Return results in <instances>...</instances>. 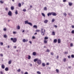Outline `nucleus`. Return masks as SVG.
<instances>
[{"label":"nucleus","mask_w":74,"mask_h":74,"mask_svg":"<svg viewBox=\"0 0 74 74\" xmlns=\"http://www.w3.org/2000/svg\"><path fill=\"white\" fill-rule=\"evenodd\" d=\"M10 39L11 41H12L13 42H16L17 41V39L16 38H10Z\"/></svg>","instance_id":"obj_1"},{"label":"nucleus","mask_w":74,"mask_h":74,"mask_svg":"<svg viewBox=\"0 0 74 74\" xmlns=\"http://www.w3.org/2000/svg\"><path fill=\"white\" fill-rule=\"evenodd\" d=\"M45 29H41V34H42V36H44V34L45 33Z\"/></svg>","instance_id":"obj_2"},{"label":"nucleus","mask_w":74,"mask_h":74,"mask_svg":"<svg viewBox=\"0 0 74 74\" xmlns=\"http://www.w3.org/2000/svg\"><path fill=\"white\" fill-rule=\"evenodd\" d=\"M37 63L38 64H41V60H40L38 59L37 61Z\"/></svg>","instance_id":"obj_3"},{"label":"nucleus","mask_w":74,"mask_h":74,"mask_svg":"<svg viewBox=\"0 0 74 74\" xmlns=\"http://www.w3.org/2000/svg\"><path fill=\"white\" fill-rule=\"evenodd\" d=\"M51 15H53V16H56V15H57V14H56V13L53 12H51Z\"/></svg>","instance_id":"obj_4"},{"label":"nucleus","mask_w":74,"mask_h":74,"mask_svg":"<svg viewBox=\"0 0 74 74\" xmlns=\"http://www.w3.org/2000/svg\"><path fill=\"white\" fill-rule=\"evenodd\" d=\"M8 14L9 15V16H11V15H12V12H11V11H9Z\"/></svg>","instance_id":"obj_5"},{"label":"nucleus","mask_w":74,"mask_h":74,"mask_svg":"<svg viewBox=\"0 0 74 74\" xmlns=\"http://www.w3.org/2000/svg\"><path fill=\"white\" fill-rule=\"evenodd\" d=\"M52 15L51 12H49V13L47 14V16H49V15Z\"/></svg>","instance_id":"obj_6"},{"label":"nucleus","mask_w":74,"mask_h":74,"mask_svg":"<svg viewBox=\"0 0 74 74\" xmlns=\"http://www.w3.org/2000/svg\"><path fill=\"white\" fill-rule=\"evenodd\" d=\"M38 60V58L35 59L34 60V62H37Z\"/></svg>","instance_id":"obj_7"},{"label":"nucleus","mask_w":74,"mask_h":74,"mask_svg":"<svg viewBox=\"0 0 74 74\" xmlns=\"http://www.w3.org/2000/svg\"><path fill=\"white\" fill-rule=\"evenodd\" d=\"M69 4L70 6H71L73 5V3H72L71 2H69Z\"/></svg>","instance_id":"obj_8"},{"label":"nucleus","mask_w":74,"mask_h":74,"mask_svg":"<svg viewBox=\"0 0 74 74\" xmlns=\"http://www.w3.org/2000/svg\"><path fill=\"white\" fill-rule=\"evenodd\" d=\"M1 67L2 69H4L5 68V66L3 64L2 65Z\"/></svg>","instance_id":"obj_9"},{"label":"nucleus","mask_w":74,"mask_h":74,"mask_svg":"<svg viewBox=\"0 0 74 74\" xmlns=\"http://www.w3.org/2000/svg\"><path fill=\"white\" fill-rule=\"evenodd\" d=\"M53 42H54V43H56V42H57V39H54L53 40Z\"/></svg>","instance_id":"obj_10"},{"label":"nucleus","mask_w":74,"mask_h":74,"mask_svg":"<svg viewBox=\"0 0 74 74\" xmlns=\"http://www.w3.org/2000/svg\"><path fill=\"white\" fill-rule=\"evenodd\" d=\"M33 55L34 56H36V52H34L33 53Z\"/></svg>","instance_id":"obj_11"},{"label":"nucleus","mask_w":74,"mask_h":74,"mask_svg":"<svg viewBox=\"0 0 74 74\" xmlns=\"http://www.w3.org/2000/svg\"><path fill=\"white\" fill-rule=\"evenodd\" d=\"M29 22H28V21H25V24H29Z\"/></svg>","instance_id":"obj_12"},{"label":"nucleus","mask_w":74,"mask_h":74,"mask_svg":"<svg viewBox=\"0 0 74 74\" xmlns=\"http://www.w3.org/2000/svg\"><path fill=\"white\" fill-rule=\"evenodd\" d=\"M41 14H42V16H44V17H45V14H44V13H41Z\"/></svg>","instance_id":"obj_13"},{"label":"nucleus","mask_w":74,"mask_h":74,"mask_svg":"<svg viewBox=\"0 0 74 74\" xmlns=\"http://www.w3.org/2000/svg\"><path fill=\"white\" fill-rule=\"evenodd\" d=\"M44 44H47L48 42H47V41L46 40H45L44 41Z\"/></svg>","instance_id":"obj_14"},{"label":"nucleus","mask_w":74,"mask_h":74,"mask_svg":"<svg viewBox=\"0 0 74 74\" xmlns=\"http://www.w3.org/2000/svg\"><path fill=\"white\" fill-rule=\"evenodd\" d=\"M22 41L23 42H25L26 41V40L25 39H24Z\"/></svg>","instance_id":"obj_15"},{"label":"nucleus","mask_w":74,"mask_h":74,"mask_svg":"<svg viewBox=\"0 0 74 74\" xmlns=\"http://www.w3.org/2000/svg\"><path fill=\"white\" fill-rule=\"evenodd\" d=\"M5 71H8V67H6L5 69Z\"/></svg>","instance_id":"obj_16"},{"label":"nucleus","mask_w":74,"mask_h":74,"mask_svg":"<svg viewBox=\"0 0 74 74\" xmlns=\"http://www.w3.org/2000/svg\"><path fill=\"white\" fill-rule=\"evenodd\" d=\"M60 39H58V44H60Z\"/></svg>","instance_id":"obj_17"},{"label":"nucleus","mask_w":74,"mask_h":74,"mask_svg":"<svg viewBox=\"0 0 74 74\" xmlns=\"http://www.w3.org/2000/svg\"><path fill=\"white\" fill-rule=\"evenodd\" d=\"M33 27H34V28H35L36 29H37V25H34L33 26Z\"/></svg>","instance_id":"obj_18"},{"label":"nucleus","mask_w":74,"mask_h":74,"mask_svg":"<svg viewBox=\"0 0 74 74\" xmlns=\"http://www.w3.org/2000/svg\"><path fill=\"white\" fill-rule=\"evenodd\" d=\"M42 66H43V67H45V63H42Z\"/></svg>","instance_id":"obj_19"},{"label":"nucleus","mask_w":74,"mask_h":74,"mask_svg":"<svg viewBox=\"0 0 74 74\" xmlns=\"http://www.w3.org/2000/svg\"><path fill=\"white\" fill-rule=\"evenodd\" d=\"M48 21V20H45L44 21V22L45 23H47Z\"/></svg>","instance_id":"obj_20"},{"label":"nucleus","mask_w":74,"mask_h":74,"mask_svg":"<svg viewBox=\"0 0 74 74\" xmlns=\"http://www.w3.org/2000/svg\"><path fill=\"white\" fill-rule=\"evenodd\" d=\"M44 10L45 11H47V8L46 7H45L44 8Z\"/></svg>","instance_id":"obj_21"},{"label":"nucleus","mask_w":74,"mask_h":74,"mask_svg":"<svg viewBox=\"0 0 74 74\" xmlns=\"http://www.w3.org/2000/svg\"><path fill=\"white\" fill-rule=\"evenodd\" d=\"M11 9L12 10H14V7L13 6H12L11 7Z\"/></svg>","instance_id":"obj_22"},{"label":"nucleus","mask_w":74,"mask_h":74,"mask_svg":"<svg viewBox=\"0 0 74 74\" xmlns=\"http://www.w3.org/2000/svg\"><path fill=\"white\" fill-rule=\"evenodd\" d=\"M18 7H21V3H19L18 4Z\"/></svg>","instance_id":"obj_23"},{"label":"nucleus","mask_w":74,"mask_h":74,"mask_svg":"<svg viewBox=\"0 0 74 74\" xmlns=\"http://www.w3.org/2000/svg\"><path fill=\"white\" fill-rule=\"evenodd\" d=\"M52 35H53V36H55V32H52Z\"/></svg>","instance_id":"obj_24"},{"label":"nucleus","mask_w":74,"mask_h":74,"mask_svg":"<svg viewBox=\"0 0 74 74\" xmlns=\"http://www.w3.org/2000/svg\"><path fill=\"white\" fill-rule=\"evenodd\" d=\"M44 39L45 40H48V37H45Z\"/></svg>","instance_id":"obj_25"},{"label":"nucleus","mask_w":74,"mask_h":74,"mask_svg":"<svg viewBox=\"0 0 74 74\" xmlns=\"http://www.w3.org/2000/svg\"><path fill=\"white\" fill-rule=\"evenodd\" d=\"M66 60V58H64L63 61L64 62H65Z\"/></svg>","instance_id":"obj_26"},{"label":"nucleus","mask_w":74,"mask_h":74,"mask_svg":"<svg viewBox=\"0 0 74 74\" xmlns=\"http://www.w3.org/2000/svg\"><path fill=\"white\" fill-rule=\"evenodd\" d=\"M3 37L4 38H7V35L5 34L4 35Z\"/></svg>","instance_id":"obj_27"},{"label":"nucleus","mask_w":74,"mask_h":74,"mask_svg":"<svg viewBox=\"0 0 74 74\" xmlns=\"http://www.w3.org/2000/svg\"><path fill=\"white\" fill-rule=\"evenodd\" d=\"M37 73L38 74H41V72L39 71H37Z\"/></svg>","instance_id":"obj_28"},{"label":"nucleus","mask_w":74,"mask_h":74,"mask_svg":"<svg viewBox=\"0 0 74 74\" xmlns=\"http://www.w3.org/2000/svg\"><path fill=\"white\" fill-rule=\"evenodd\" d=\"M21 69H19L17 70V72H21Z\"/></svg>","instance_id":"obj_29"},{"label":"nucleus","mask_w":74,"mask_h":74,"mask_svg":"<svg viewBox=\"0 0 74 74\" xmlns=\"http://www.w3.org/2000/svg\"><path fill=\"white\" fill-rule=\"evenodd\" d=\"M28 24L30 25V26H32V23H31L29 22Z\"/></svg>","instance_id":"obj_30"},{"label":"nucleus","mask_w":74,"mask_h":74,"mask_svg":"<svg viewBox=\"0 0 74 74\" xmlns=\"http://www.w3.org/2000/svg\"><path fill=\"white\" fill-rule=\"evenodd\" d=\"M63 15L65 16H67V14L65 13H63Z\"/></svg>","instance_id":"obj_31"},{"label":"nucleus","mask_w":74,"mask_h":74,"mask_svg":"<svg viewBox=\"0 0 74 74\" xmlns=\"http://www.w3.org/2000/svg\"><path fill=\"white\" fill-rule=\"evenodd\" d=\"M11 64V60H10L8 62V64Z\"/></svg>","instance_id":"obj_32"},{"label":"nucleus","mask_w":74,"mask_h":74,"mask_svg":"<svg viewBox=\"0 0 74 74\" xmlns=\"http://www.w3.org/2000/svg\"><path fill=\"white\" fill-rule=\"evenodd\" d=\"M30 58H31V56H30L29 55L28 57V59H30Z\"/></svg>","instance_id":"obj_33"},{"label":"nucleus","mask_w":74,"mask_h":74,"mask_svg":"<svg viewBox=\"0 0 74 74\" xmlns=\"http://www.w3.org/2000/svg\"><path fill=\"white\" fill-rule=\"evenodd\" d=\"M16 12H15V14H16V15H17L18 14V10H16Z\"/></svg>","instance_id":"obj_34"},{"label":"nucleus","mask_w":74,"mask_h":74,"mask_svg":"<svg viewBox=\"0 0 74 74\" xmlns=\"http://www.w3.org/2000/svg\"><path fill=\"white\" fill-rule=\"evenodd\" d=\"M17 29H18V30H19V29H20V26H19V25H18V27H17Z\"/></svg>","instance_id":"obj_35"},{"label":"nucleus","mask_w":74,"mask_h":74,"mask_svg":"<svg viewBox=\"0 0 74 74\" xmlns=\"http://www.w3.org/2000/svg\"><path fill=\"white\" fill-rule=\"evenodd\" d=\"M55 21V18H53L52 20V22H54V21Z\"/></svg>","instance_id":"obj_36"},{"label":"nucleus","mask_w":74,"mask_h":74,"mask_svg":"<svg viewBox=\"0 0 74 74\" xmlns=\"http://www.w3.org/2000/svg\"><path fill=\"white\" fill-rule=\"evenodd\" d=\"M73 43H71L70 44V47H73Z\"/></svg>","instance_id":"obj_37"},{"label":"nucleus","mask_w":74,"mask_h":74,"mask_svg":"<svg viewBox=\"0 0 74 74\" xmlns=\"http://www.w3.org/2000/svg\"><path fill=\"white\" fill-rule=\"evenodd\" d=\"M71 57L72 58H74V55H71Z\"/></svg>","instance_id":"obj_38"},{"label":"nucleus","mask_w":74,"mask_h":74,"mask_svg":"<svg viewBox=\"0 0 74 74\" xmlns=\"http://www.w3.org/2000/svg\"><path fill=\"white\" fill-rule=\"evenodd\" d=\"M56 71L57 73H59V70L58 69H56Z\"/></svg>","instance_id":"obj_39"},{"label":"nucleus","mask_w":74,"mask_h":74,"mask_svg":"<svg viewBox=\"0 0 74 74\" xmlns=\"http://www.w3.org/2000/svg\"><path fill=\"white\" fill-rule=\"evenodd\" d=\"M23 11H24V12H26V10L25 9H23Z\"/></svg>","instance_id":"obj_40"},{"label":"nucleus","mask_w":74,"mask_h":74,"mask_svg":"<svg viewBox=\"0 0 74 74\" xmlns=\"http://www.w3.org/2000/svg\"><path fill=\"white\" fill-rule=\"evenodd\" d=\"M0 45H1V46L2 45H3V42H1L0 43Z\"/></svg>","instance_id":"obj_41"},{"label":"nucleus","mask_w":74,"mask_h":74,"mask_svg":"<svg viewBox=\"0 0 74 74\" xmlns=\"http://www.w3.org/2000/svg\"><path fill=\"white\" fill-rule=\"evenodd\" d=\"M40 30L37 29L36 30V32H40Z\"/></svg>","instance_id":"obj_42"},{"label":"nucleus","mask_w":74,"mask_h":74,"mask_svg":"<svg viewBox=\"0 0 74 74\" xmlns=\"http://www.w3.org/2000/svg\"><path fill=\"white\" fill-rule=\"evenodd\" d=\"M71 33L72 34H74V30H73L72 31Z\"/></svg>","instance_id":"obj_43"},{"label":"nucleus","mask_w":74,"mask_h":74,"mask_svg":"<svg viewBox=\"0 0 74 74\" xmlns=\"http://www.w3.org/2000/svg\"><path fill=\"white\" fill-rule=\"evenodd\" d=\"M3 30L5 32L7 30V29H6L5 28H4L3 29Z\"/></svg>","instance_id":"obj_44"},{"label":"nucleus","mask_w":74,"mask_h":74,"mask_svg":"<svg viewBox=\"0 0 74 74\" xmlns=\"http://www.w3.org/2000/svg\"><path fill=\"white\" fill-rule=\"evenodd\" d=\"M1 74H3V72L2 71H1L0 72Z\"/></svg>","instance_id":"obj_45"},{"label":"nucleus","mask_w":74,"mask_h":74,"mask_svg":"<svg viewBox=\"0 0 74 74\" xmlns=\"http://www.w3.org/2000/svg\"><path fill=\"white\" fill-rule=\"evenodd\" d=\"M0 55L1 56H2V57L3 56V54H1Z\"/></svg>","instance_id":"obj_46"},{"label":"nucleus","mask_w":74,"mask_h":74,"mask_svg":"<svg viewBox=\"0 0 74 74\" xmlns=\"http://www.w3.org/2000/svg\"><path fill=\"white\" fill-rule=\"evenodd\" d=\"M16 32H13V34H16Z\"/></svg>","instance_id":"obj_47"},{"label":"nucleus","mask_w":74,"mask_h":74,"mask_svg":"<svg viewBox=\"0 0 74 74\" xmlns=\"http://www.w3.org/2000/svg\"><path fill=\"white\" fill-rule=\"evenodd\" d=\"M32 39H35V37H34V36H33L32 37Z\"/></svg>","instance_id":"obj_48"},{"label":"nucleus","mask_w":74,"mask_h":74,"mask_svg":"<svg viewBox=\"0 0 74 74\" xmlns=\"http://www.w3.org/2000/svg\"><path fill=\"white\" fill-rule=\"evenodd\" d=\"M47 52H49V49H47Z\"/></svg>","instance_id":"obj_49"},{"label":"nucleus","mask_w":74,"mask_h":74,"mask_svg":"<svg viewBox=\"0 0 74 74\" xmlns=\"http://www.w3.org/2000/svg\"><path fill=\"white\" fill-rule=\"evenodd\" d=\"M24 74H28V73H27V72H25L24 73Z\"/></svg>","instance_id":"obj_50"},{"label":"nucleus","mask_w":74,"mask_h":74,"mask_svg":"<svg viewBox=\"0 0 74 74\" xmlns=\"http://www.w3.org/2000/svg\"><path fill=\"white\" fill-rule=\"evenodd\" d=\"M51 55L53 56V53H51Z\"/></svg>","instance_id":"obj_51"},{"label":"nucleus","mask_w":74,"mask_h":74,"mask_svg":"<svg viewBox=\"0 0 74 74\" xmlns=\"http://www.w3.org/2000/svg\"><path fill=\"white\" fill-rule=\"evenodd\" d=\"M10 46L8 45V49L10 48Z\"/></svg>","instance_id":"obj_52"},{"label":"nucleus","mask_w":74,"mask_h":74,"mask_svg":"<svg viewBox=\"0 0 74 74\" xmlns=\"http://www.w3.org/2000/svg\"><path fill=\"white\" fill-rule=\"evenodd\" d=\"M36 34H37V33L36 32L34 34V35H36Z\"/></svg>","instance_id":"obj_53"},{"label":"nucleus","mask_w":74,"mask_h":74,"mask_svg":"<svg viewBox=\"0 0 74 74\" xmlns=\"http://www.w3.org/2000/svg\"><path fill=\"white\" fill-rule=\"evenodd\" d=\"M68 58L69 59H70V56H68Z\"/></svg>","instance_id":"obj_54"},{"label":"nucleus","mask_w":74,"mask_h":74,"mask_svg":"<svg viewBox=\"0 0 74 74\" xmlns=\"http://www.w3.org/2000/svg\"><path fill=\"white\" fill-rule=\"evenodd\" d=\"M72 29H73L74 28V25H73L72 26Z\"/></svg>","instance_id":"obj_55"},{"label":"nucleus","mask_w":74,"mask_h":74,"mask_svg":"<svg viewBox=\"0 0 74 74\" xmlns=\"http://www.w3.org/2000/svg\"><path fill=\"white\" fill-rule=\"evenodd\" d=\"M63 2H66V0H63Z\"/></svg>","instance_id":"obj_56"},{"label":"nucleus","mask_w":74,"mask_h":74,"mask_svg":"<svg viewBox=\"0 0 74 74\" xmlns=\"http://www.w3.org/2000/svg\"><path fill=\"white\" fill-rule=\"evenodd\" d=\"M55 27H56V28L58 27V26L56 25H55Z\"/></svg>","instance_id":"obj_57"},{"label":"nucleus","mask_w":74,"mask_h":74,"mask_svg":"<svg viewBox=\"0 0 74 74\" xmlns=\"http://www.w3.org/2000/svg\"><path fill=\"white\" fill-rule=\"evenodd\" d=\"M0 3H3V2L1 1H0Z\"/></svg>","instance_id":"obj_58"},{"label":"nucleus","mask_w":74,"mask_h":74,"mask_svg":"<svg viewBox=\"0 0 74 74\" xmlns=\"http://www.w3.org/2000/svg\"><path fill=\"white\" fill-rule=\"evenodd\" d=\"M5 10H6V11H7L8 10V8H6Z\"/></svg>","instance_id":"obj_59"},{"label":"nucleus","mask_w":74,"mask_h":74,"mask_svg":"<svg viewBox=\"0 0 74 74\" xmlns=\"http://www.w3.org/2000/svg\"><path fill=\"white\" fill-rule=\"evenodd\" d=\"M32 7H33V6L32 5H31L30 6V8H32Z\"/></svg>","instance_id":"obj_60"},{"label":"nucleus","mask_w":74,"mask_h":74,"mask_svg":"<svg viewBox=\"0 0 74 74\" xmlns=\"http://www.w3.org/2000/svg\"><path fill=\"white\" fill-rule=\"evenodd\" d=\"M24 32H25V30H23V31L22 32V33H24Z\"/></svg>","instance_id":"obj_61"},{"label":"nucleus","mask_w":74,"mask_h":74,"mask_svg":"<svg viewBox=\"0 0 74 74\" xmlns=\"http://www.w3.org/2000/svg\"><path fill=\"white\" fill-rule=\"evenodd\" d=\"M65 54H67V52H65Z\"/></svg>","instance_id":"obj_62"},{"label":"nucleus","mask_w":74,"mask_h":74,"mask_svg":"<svg viewBox=\"0 0 74 74\" xmlns=\"http://www.w3.org/2000/svg\"><path fill=\"white\" fill-rule=\"evenodd\" d=\"M29 43H30V44H32V41H29Z\"/></svg>","instance_id":"obj_63"},{"label":"nucleus","mask_w":74,"mask_h":74,"mask_svg":"<svg viewBox=\"0 0 74 74\" xmlns=\"http://www.w3.org/2000/svg\"><path fill=\"white\" fill-rule=\"evenodd\" d=\"M47 65H49V63H47L46 64Z\"/></svg>","instance_id":"obj_64"}]
</instances>
